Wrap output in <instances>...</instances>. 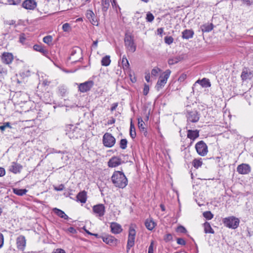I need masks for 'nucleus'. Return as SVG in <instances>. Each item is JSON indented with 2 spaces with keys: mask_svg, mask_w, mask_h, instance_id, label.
Listing matches in <instances>:
<instances>
[{
  "mask_svg": "<svg viewBox=\"0 0 253 253\" xmlns=\"http://www.w3.org/2000/svg\"><path fill=\"white\" fill-rule=\"evenodd\" d=\"M111 179L115 186L120 188H124L127 184L126 177L123 172L120 171H115L111 177Z\"/></svg>",
  "mask_w": 253,
  "mask_h": 253,
  "instance_id": "1",
  "label": "nucleus"
},
{
  "mask_svg": "<svg viewBox=\"0 0 253 253\" xmlns=\"http://www.w3.org/2000/svg\"><path fill=\"white\" fill-rule=\"evenodd\" d=\"M125 45L127 51L133 53L136 49V45L134 42V36L130 34H125L124 39Z\"/></svg>",
  "mask_w": 253,
  "mask_h": 253,
  "instance_id": "2",
  "label": "nucleus"
},
{
  "mask_svg": "<svg viewBox=\"0 0 253 253\" xmlns=\"http://www.w3.org/2000/svg\"><path fill=\"white\" fill-rule=\"evenodd\" d=\"M222 222L227 227L235 229L239 226L240 220L238 218L232 216L223 218Z\"/></svg>",
  "mask_w": 253,
  "mask_h": 253,
  "instance_id": "3",
  "label": "nucleus"
},
{
  "mask_svg": "<svg viewBox=\"0 0 253 253\" xmlns=\"http://www.w3.org/2000/svg\"><path fill=\"white\" fill-rule=\"evenodd\" d=\"M171 71L168 69L165 71L162 75L160 76L159 79L155 86V88L157 90H159L162 88L167 82V80L169 77Z\"/></svg>",
  "mask_w": 253,
  "mask_h": 253,
  "instance_id": "4",
  "label": "nucleus"
},
{
  "mask_svg": "<svg viewBox=\"0 0 253 253\" xmlns=\"http://www.w3.org/2000/svg\"><path fill=\"white\" fill-rule=\"evenodd\" d=\"M187 108L186 109V117L187 119V126H188L190 124L189 122L192 123H196L198 122L200 119V114L196 110H189L188 109V106L187 107Z\"/></svg>",
  "mask_w": 253,
  "mask_h": 253,
  "instance_id": "5",
  "label": "nucleus"
},
{
  "mask_svg": "<svg viewBox=\"0 0 253 253\" xmlns=\"http://www.w3.org/2000/svg\"><path fill=\"white\" fill-rule=\"evenodd\" d=\"M135 235V230L134 229L133 226L131 225L129 226V228L128 236L126 245V249L127 252L134 245Z\"/></svg>",
  "mask_w": 253,
  "mask_h": 253,
  "instance_id": "6",
  "label": "nucleus"
},
{
  "mask_svg": "<svg viewBox=\"0 0 253 253\" xmlns=\"http://www.w3.org/2000/svg\"><path fill=\"white\" fill-rule=\"evenodd\" d=\"M103 144L108 148L113 147L116 143L115 138L110 133H105L103 136Z\"/></svg>",
  "mask_w": 253,
  "mask_h": 253,
  "instance_id": "7",
  "label": "nucleus"
},
{
  "mask_svg": "<svg viewBox=\"0 0 253 253\" xmlns=\"http://www.w3.org/2000/svg\"><path fill=\"white\" fill-rule=\"evenodd\" d=\"M82 52V50L80 47L78 46L73 47L71 51V56L69 59L73 62L79 61L80 59L83 58Z\"/></svg>",
  "mask_w": 253,
  "mask_h": 253,
  "instance_id": "8",
  "label": "nucleus"
},
{
  "mask_svg": "<svg viewBox=\"0 0 253 253\" xmlns=\"http://www.w3.org/2000/svg\"><path fill=\"white\" fill-rule=\"evenodd\" d=\"M92 211L96 216L102 217L105 213V207L103 204H97L92 207Z\"/></svg>",
  "mask_w": 253,
  "mask_h": 253,
  "instance_id": "9",
  "label": "nucleus"
},
{
  "mask_svg": "<svg viewBox=\"0 0 253 253\" xmlns=\"http://www.w3.org/2000/svg\"><path fill=\"white\" fill-rule=\"evenodd\" d=\"M197 153L201 156H205L208 152V147L203 141L198 142L195 146Z\"/></svg>",
  "mask_w": 253,
  "mask_h": 253,
  "instance_id": "10",
  "label": "nucleus"
},
{
  "mask_svg": "<svg viewBox=\"0 0 253 253\" xmlns=\"http://www.w3.org/2000/svg\"><path fill=\"white\" fill-rule=\"evenodd\" d=\"M101 239L104 242L111 246H116L119 242L115 237L110 235L102 236Z\"/></svg>",
  "mask_w": 253,
  "mask_h": 253,
  "instance_id": "11",
  "label": "nucleus"
},
{
  "mask_svg": "<svg viewBox=\"0 0 253 253\" xmlns=\"http://www.w3.org/2000/svg\"><path fill=\"white\" fill-rule=\"evenodd\" d=\"M94 82L92 81H88L81 83L79 85V90L82 92H85L89 91L93 86Z\"/></svg>",
  "mask_w": 253,
  "mask_h": 253,
  "instance_id": "12",
  "label": "nucleus"
},
{
  "mask_svg": "<svg viewBox=\"0 0 253 253\" xmlns=\"http://www.w3.org/2000/svg\"><path fill=\"white\" fill-rule=\"evenodd\" d=\"M85 15L86 17L92 25L98 26V19L92 10H87L86 12Z\"/></svg>",
  "mask_w": 253,
  "mask_h": 253,
  "instance_id": "13",
  "label": "nucleus"
},
{
  "mask_svg": "<svg viewBox=\"0 0 253 253\" xmlns=\"http://www.w3.org/2000/svg\"><path fill=\"white\" fill-rule=\"evenodd\" d=\"M1 59L3 63L9 64L13 60V55L11 53L4 52L2 54Z\"/></svg>",
  "mask_w": 253,
  "mask_h": 253,
  "instance_id": "14",
  "label": "nucleus"
},
{
  "mask_svg": "<svg viewBox=\"0 0 253 253\" xmlns=\"http://www.w3.org/2000/svg\"><path fill=\"white\" fill-rule=\"evenodd\" d=\"M237 171L241 174H247L251 171V167L248 164H242L237 168Z\"/></svg>",
  "mask_w": 253,
  "mask_h": 253,
  "instance_id": "15",
  "label": "nucleus"
},
{
  "mask_svg": "<svg viewBox=\"0 0 253 253\" xmlns=\"http://www.w3.org/2000/svg\"><path fill=\"white\" fill-rule=\"evenodd\" d=\"M241 77L243 81L250 80L253 77V72L249 69L244 68L242 71Z\"/></svg>",
  "mask_w": 253,
  "mask_h": 253,
  "instance_id": "16",
  "label": "nucleus"
},
{
  "mask_svg": "<svg viewBox=\"0 0 253 253\" xmlns=\"http://www.w3.org/2000/svg\"><path fill=\"white\" fill-rule=\"evenodd\" d=\"M35 0H25L22 3V6L26 9L34 10L37 6Z\"/></svg>",
  "mask_w": 253,
  "mask_h": 253,
  "instance_id": "17",
  "label": "nucleus"
},
{
  "mask_svg": "<svg viewBox=\"0 0 253 253\" xmlns=\"http://www.w3.org/2000/svg\"><path fill=\"white\" fill-rule=\"evenodd\" d=\"M122 164V159L118 157H112L108 162V166L110 168H115Z\"/></svg>",
  "mask_w": 253,
  "mask_h": 253,
  "instance_id": "18",
  "label": "nucleus"
},
{
  "mask_svg": "<svg viewBox=\"0 0 253 253\" xmlns=\"http://www.w3.org/2000/svg\"><path fill=\"white\" fill-rule=\"evenodd\" d=\"M23 168V167L20 164L16 162H12L9 167V171L16 174L20 173Z\"/></svg>",
  "mask_w": 253,
  "mask_h": 253,
  "instance_id": "19",
  "label": "nucleus"
},
{
  "mask_svg": "<svg viewBox=\"0 0 253 253\" xmlns=\"http://www.w3.org/2000/svg\"><path fill=\"white\" fill-rule=\"evenodd\" d=\"M17 247L18 249L23 251L26 246V239L24 236H19L16 240Z\"/></svg>",
  "mask_w": 253,
  "mask_h": 253,
  "instance_id": "20",
  "label": "nucleus"
},
{
  "mask_svg": "<svg viewBox=\"0 0 253 253\" xmlns=\"http://www.w3.org/2000/svg\"><path fill=\"white\" fill-rule=\"evenodd\" d=\"M110 228L112 233L115 234H119L123 231L121 225L117 222H111Z\"/></svg>",
  "mask_w": 253,
  "mask_h": 253,
  "instance_id": "21",
  "label": "nucleus"
},
{
  "mask_svg": "<svg viewBox=\"0 0 253 253\" xmlns=\"http://www.w3.org/2000/svg\"><path fill=\"white\" fill-rule=\"evenodd\" d=\"M77 201L84 204L87 199V193L84 190L79 192L77 195Z\"/></svg>",
  "mask_w": 253,
  "mask_h": 253,
  "instance_id": "22",
  "label": "nucleus"
},
{
  "mask_svg": "<svg viewBox=\"0 0 253 253\" xmlns=\"http://www.w3.org/2000/svg\"><path fill=\"white\" fill-rule=\"evenodd\" d=\"M138 126L140 131L144 133V135L146 136L147 131L145 127V123L141 118H138Z\"/></svg>",
  "mask_w": 253,
  "mask_h": 253,
  "instance_id": "23",
  "label": "nucleus"
},
{
  "mask_svg": "<svg viewBox=\"0 0 253 253\" xmlns=\"http://www.w3.org/2000/svg\"><path fill=\"white\" fill-rule=\"evenodd\" d=\"M122 65L123 69L125 71L129 72L130 70L129 63L125 55L123 56V57L122 58Z\"/></svg>",
  "mask_w": 253,
  "mask_h": 253,
  "instance_id": "24",
  "label": "nucleus"
},
{
  "mask_svg": "<svg viewBox=\"0 0 253 253\" xmlns=\"http://www.w3.org/2000/svg\"><path fill=\"white\" fill-rule=\"evenodd\" d=\"M196 84H200L203 87H208L211 86V83L209 79L207 78H203L202 80H198L195 83Z\"/></svg>",
  "mask_w": 253,
  "mask_h": 253,
  "instance_id": "25",
  "label": "nucleus"
},
{
  "mask_svg": "<svg viewBox=\"0 0 253 253\" xmlns=\"http://www.w3.org/2000/svg\"><path fill=\"white\" fill-rule=\"evenodd\" d=\"M199 136V131L197 130H192L189 129L187 131V137L191 139L194 140L198 137Z\"/></svg>",
  "mask_w": 253,
  "mask_h": 253,
  "instance_id": "26",
  "label": "nucleus"
},
{
  "mask_svg": "<svg viewBox=\"0 0 253 253\" xmlns=\"http://www.w3.org/2000/svg\"><path fill=\"white\" fill-rule=\"evenodd\" d=\"M53 211L54 212V213L57 215L59 216L60 217H61L62 218H63L64 219H68L69 217H68V215H66L65 214V213L63 211H62V210H61L60 209H57L56 208H54Z\"/></svg>",
  "mask_w": 253,
  "mask_h": 253,
  "instance_id": "27",
  "label": "nucleus"
},
{
  "mask_svg": "<svg viewBox=\"0 0 253 253\" xmlns=\"http://www.w3.org/2000/svg\"><path fill=\"white\" fill-rule=\"evenodd\" d=\"M182 38L185 39H189L192 38L194 35V32L192 30H185L182 33Z\"/></svg>",
  "mask_w": 253,
  "mask_h": 253,
  "instance_id": "28",
  "label": "nucleus"
},
{
  "mask_svg": "<svg viewBox=\"0 0 253 253\" xmlns=\"http://www.w3.org/2000/svg\"><path fill=\"white\" fill-rule=\"evenodd\" d=\"M145 225L147 229L152 230L155 227L156 224L153 220L147 219L145 222Z\"/></svg>",
  "mask_w": 253,
  "mask_h": 253,
  "instance_id": "29",
  "label": "nucleus"
},
{
  "mask_svg": "<svg viewBox=\"0 0 253 253\" xmlns=\"http://www.w3.org/2000/svg\"><path fill=\"white\" fill-rule=\"evenodd\" d=\"M129 135L132 139L135 138L136 135L135 128L132 121H131L130 125Z\"/></svg>",
  "mask_w": 253,
  "mask_h": 253,
  "instance_id": "30",
  "label": "nucleus"
},
{
  "mask_svg": "<svg viewBox=\"0 0 253 253\" xmlns=\"http://www.w3.org/2000/svg\"><path fill=\"white\" fill-rule=\"evenodd\" d=\"M213 29L212 24H206L201 26V30L203 32H209Z\"/></svg>",
  "mask_w": 253,
  "mask_h": 253,
  "instance_id": "31",
  "label": "nucleus"
},
{
  "mask_svg": "<svg viewBox=\"0 0 253 253\" xmlns=\"http://www.w3.org/2000/svg\"><path fill=\"white\" fill-rule=\"evenodd\" d=\"M33 48L34 50L42 53L43 55H46L48 53L47 51L40 45L35 44L34 45Z\"/></svg>",
  "mask_w": 253,
  "mask_h": 253,
  "instance_id": "32",
  "label": "nucleus"
},
{
  "mask_svg": "<svg viewBox=\"0 0 253 253\" xmlns=\"http://www.w3.org/2000/svg\"><path fill=\"white\" fill-rule=\"evenodd\" d=\"M101 65L104 66H108L111 63L110 57L109 55H106L101 60Z\"/></svg>",
  "mask_w": 253,
  "mask_h": 253,
  "instance_id": "33",
  "label": "nucleus"
},
{
  "mask_svg": "<svg viewBox=\"0 0 253 253\" xmlns=\"http://www.w3.org/2000/svg\"><path fill=\"white\" fill-rule=\"evenodd\" d=\"M13 192L17 195L23 196L26 194L27 190L25 189L14 188L13 189Z\"/></svg>",
  "mask_w": 253,
  "mask_h": 253,
  "instance_id": "34",
  "label": "nucleus"
},
{
  "mask_svg": "<svg viewBox=\"0 0 253 253\" xmlns=\"http://www.w3.org/2000/svg\"><path fill=\"white\" fill-rule=\"evenodd\" d=\"M204 230L206 233H214V230L211 227L210 224L207 222L204 223Z\"/></svg>",
  "mask_w": 253,
  "mask_h": 253,
  "instance_id": "35",
  "label": "nucleus"
},
{
  "mask_svg": "<svg viewBox=\"0 0 253 253\" xmlns=\"http://www.w3.org/2000/svg\"><path fill=\"white\" fill-rule=\"evenodd\" d=\"M102 10L103 12H106L110 6L109 1L108 0H101Z\"/></svg>",
  "mask_w": 253,
  "mask_h": 253,
  "instance_id": "36",
  "label": "nucleus"
},
{
  "mask_svg": "<svg viewBox=\"0 0 253 253\" xmlns=\"http://www.w3.org/2000/svg\"><path fill=\"white\" fill-rule=\"evenodd\" d=\"M202 165V162L200 160L194 159L192 162L193 166L198 169Z\"/></svg>",
  "mask_w": 253,
  "mask_h": 253,
  "instance_id": "37",
  "label": "nucleus"
},
{
  "mask_svg": "<svg viewBox=\"0 0 253 253\" xmlns=\"http://www.w3.org/2000/svg\"><path fill=\"white\" fill-rule=\"evenodd\" d=\"M119 144L121 149H125L127 147V140L126 139H122Z\"/></svg>",
  "mask_w": 253,
  "mask_h": 253,
  "instance_id": "38",
  "label": "nucleus"
},
{
  "mask_svg": "<svg viewBox=\"0 0 253 253\" xmlns=\"http://www.w3.org/2000/svg\"><path fill=\"white\" fill-rule=\"evenodd\" d=\"M27 39V36L24 33H21L19 35V42L22 44H24L25 43L26 40Z\"/></svg>",
  "mask_w": 253,
  "mask_h": 253,
  "instance_id": "39",
  "label": "nucleus"
},
{
  "mask_svg": "<svg viewBox=\"0 0 253 253\" xmlns=\"http://www.w3.org/2000/svg\"><path fill=\"white\" fill-rule=\"evenodd\" d=\"M204 217L207 219L210 220L213 218V214L210 211H205L203 213Z\"/></svg>",
  "mask_w": 253,
  "mask_h": 253,
  "instance_id": "40",
  "label": "nucleus"
},
{
  "mask_svg": "<svg viewBox=\"0 0 253 253\" xmlns=\"http://www.w3.org/2000/svg\"><path fill=\"white\" fill-rule=\"evenodd\" d=\"M52 41V37L51 36H47L43 38V42L49 45Z\"/></svg>",
  "mask_w": 253,
  "mask_h": 253,
  "instance_id": "41",
  "label": "nucleus"
},
{
  "mask_svg": "<svg viewBox=\"0 0 253 253\" xmlns=\"http://www.w3.org/2000/svg\"><path fill=\"white\" fill-rule=\"evenodd\" d=\"M146 19L148 22H152L154 19V16L151 13L149 12L147 13Z\"/></svg>",
  "mask_w": 253,
  "mask_h": 253,
  "instance_id": "42",
  "label": "nucleus"
},
{
  "mask_svg": "<svg viewBox=\"0 0 253 253\" xmlns=\"http://www.w3.org/2000/svg\"><path fill=\"white\" fill-rule=\"evenodd\" d=\"M164 40H165V42L166 43H167L168 44H170L171 43H172L173 42V39L171 36H166L165 37Z\"/></svg>",
  "mask_w": 253,
  "mask_h": 253,
  "instance_id": "43",
  "label": "nucleus"
},
{
  "mask_svg": "<svg viewBox=\"0 0 253 253\" xmlns=\"http://www.w3.org/2000/svg\"><path fill=\"white\" fill-rule=\"evenodd\" d=\"M161 71L159 68H155L151 71V75L152 76L156 77L158 74Z\"/></svg>",
  "mask_w": 253,
  "mask_h": 253,
  "instance_id": "44",
  "label": "nucleus"
},
{
  "mask_svg": "<svg viewBox=\"0 0 253 253\" xmlns=\"http://www.w3.org/2000/svg\"><path fill=\"white\" fill-rule=\"evenodd\" d=\"M70 29V25L68 23H65L62 25V29L64 32H68Z\"/></svg>",
  "mask_w": 253,
  "mask_h": 253,
  "instance_id": "45",
  "label": "nucleus"
},
{
  "mask_svg": "<svg viewBox=\"0 0 253 253\" xmlns=\"http://www.w3.org/2000/svg\"><path fill=\"white\" fill-rule=\"evenodd\" d=\"M176 231L178 232L184 233L186 232L187 230L185 227L180 225L177 227Z\"/></svg>",
  "mask_w": 253,
  "mask_h": 253,
  "instance_id": "46",
  "label": "nucleus"
},
{
  "mask_svg": "<svg viewBox=\"0 0 253 253\" xmlns=\"http://www.w3.org/2000/svg\"><path fill=\"white\" fill-rule=\"evenodd\" d=\"M6 127H11L10 124L9 122L4 123L3 125L0 126V129L3 131Z\"/></svg>",
  "mask_w": 253,
  "mask_h": 253,
  "instance_id": "47",
  "label": "nucleus"
},
{
  "mask_svg": "<svg viewBox=\"0 0 253 253\" xmlns=\"http://www.w3.org/2000/svg\"><path fill=\"white\" fill-rule=\"evenodd\" d=\"M154 241H151V244L148 248V253H154L153 252V248H154Z\"/></svg>",
  "mask_w": 253,
  "mask_h": 253,
  "instance_id": "48",
  "label": "nucleus"
},
{
  "mask_svg": "<svg viewBox=\"0 0 253 253\" xmlns=\"http://www.w3.org/2000/svg\"><path fill=\"white\" fill-rule=\"evenodd\" d=\"M10 4L17 5L21 2V0H7Z\"/></svg>",
  "mask_w": 253,
  "mask_h": 253,
  "instance_id": "49",
  "label": "nucleus"
},
{
  "mask_svg": "<svg viewBox=\"0 0 253 253\" xmlns=\"http://www.w3.org/2000/svg\"><path fill=\"white\" fill-rule=\"evenodd\" d=\"M149 87L148 85L145 84L144 88H143V94L144 95H147V94L149 92Z\"/></svg>",
  "mask_w": 253,
  "mask_h": 253,
  "instance_id": "50",
  "label": "nucleus"
},
{
  "mask_svg": "<svg viewBox=\"0 0 253 253\" xmlns=\"http://www.w3.org/2000/svg\"><path fill=\"white\" fill-rule=\"evenodd\" d=\"M172 236L171 234H167L164 237V240L166 242H169V241L172 240Z\"/></svg>",
  "mask_w": 253,
  "mask_h": 253,
  "instance_id": "51",
  "label": "nucleus"
},
{
  "mask_svg": "<svg viewBox=\"0 0 253 253\" xmlns=\"http://www.w3.org/2000/svg\"><path fill=\"white\" fill-rule=\"evenodd\" d=\"M4 243V237L3 234L0 232V249H1Z\"/></svg>",
  "mask_w": 253,
  "mask_h": 253,
  "instance_id": "52",
  "label": "nucleus"
},
{
  "mask_svg": "<svg viewBox=\"0 0 253 253\" xmlns=\"http://www.w3.org/2000/svg\"><path fill=\"white\" fill-rule=\"evenodd\" d=\"M177 243L180 245H185L186 244L185 240L182 238H177Z\"/></svg>",
  "mask_w": 253,
  "mask_h": 253,
  "instance_id": "53",
  "label": "nucleus"
},
{
  "mask_svg": "<svg viewBox=\"0 0 253 253\" xmlns=\"http://www.w3.org/2000/svg\"><path fill=\"white\" fill-rule=\"evenodd\" d=\"M178 62V59L177 58L169 59L168 61L169 65H173Z\"/></svg>",
  "mask_w": 253,
  "mask_h": 253,
  "instance_id": "54",
  "label": "nucleus"
},
{
  "mask_svg": "<svg viewBox=\"0 0 253 253\" xmlns=\"http://www.w3.org/2000/svg\"><path fill=\"white\" fill-rule=\"evenodd\" d=\"M64 189V185L62 184L59 185L58 187H55L54 190L57 191H62Z\"/></svg>",
  "mask_w": 253,
  "mask_h": 253,
  "instance_id": "55",
  "label": "nucleus"
},
{
  "mask_svg": "<svg viewBox=\"0 0 253 253\" xmlns=\"http://www.w3.org/2000/svg\"><path fill=\"white\" fill-rule=\"evenodd\" d=\"M5 23L8 25H14V27H16L15 21L13 20L7 21Z\"/></svg>",
  "mask_w": 253,
  "mask_h": 253,
  "instance_id": "56",
  "label": "nucleus"
},
{
  "mask_svg": "<svg viewBox=\"0 0 253 253\" xmlns=\"http://www.w3.org/2000/svg\"><path fill=\"white\" fill-rule=\"evenodd\" d=\"M68 231L69 232L75 234L77 233L76 230L73 227H70L68 229Z\"/></svg>",
  "mask_w": 253,
  "mask_h": 253,
  "instance_id": "57",
  "label": "nucleus"
},
{
  "mask_svg": "<svg viewBox=\"0 0 253 253\" xmlns=\"http://www.w3.org/2000/svg\"><path fill=\"white\" fill-rule=\"evenodd\" d=\"M5 174V171L4 168L0 167V177L3 176Z\"/></svg>",
  "mask_w": 253,
  "mask_h": 253,
  "instance_id": "58",
  "label": "nucleus"
},
{
  "mask_svg": "<svg viewBox=\"0 0 253 253\" xmlns=\"http://www.w3.org/2000/svg\"><path fill=\"white\" fill-rule=\"evenodd\" d=\"M118 105V103H114L112 104V106L110 109L111 111H113L114 110H115L117 107Z\"/></svg>",
  "mask_w": 253,
  "mask_h": 253,
  "instance_id": "59",
  "label": "nucleus"
},
{
  "mask_svg": "<svg viewBox=\"0 0 253 253\" xmlns=\"http://www.w3.org/2000/svg\"><path fill=\"white\" fill-rule=\"evenodd\" d=\"M3 35L5 36V37H6L9 40H12L13 38V36H11L10 35H9L8 33H4Z\"/></svg>",
  "mask_w": 253,
  "mask_h": 253,
  "instance_id": "60",
  "label": "nucleus"
},
{
  "mask_svg": "<svg viewBox=\"0 0 253 253\" xmlns=\"http://www.w3.org/2000/svg\"><path fill=\"white\" fill-rule=\"evenodd\" d=\"M54 253H66L65 251L61 249H57Z\"/></svg>",
  "mask_w": 253,
  "mask_h": 253,
  "instance_id": "61",
  "label": "nucleus"
},
{
  "mask_svg": "<svg viewBox=\"0 0 253 253\" xmlns=\"http://www.w3.org/2000/svg\"><path fill=\"white\" fill-rule=\"evenodd\" d=\"M163 29L162 28H158L157 29V33L158 35H160L161 36H162V33H163Z\"/></svg>",
  "mask_w": 253,
  "mask_h": 253,
  "instance_id": "62",
  "label": "nucleus"
},
{
  "mask_svg": "<svg viewBox=\"0 0 253 253\" xmlns=\"http://www.w3.org/2000/svg\"><path fill=\"white\" fill-rule=\"evenodd\" d=\"M145 79L146 81L147 82H150V74H149V73H148V74H147L145 75Z\"/></svg>",
  "mask_w": 253,
  "mask_h": 253,
  "instance_id": "63",
  "label": "nucleus"
},
{
  "mask_svg": "<svg viewBox=\"0 0 253 253\" xmlns=\"http://www.w3.org/2000/svg\"><path fill=\"white\" fill-rule=\"evenodd\" d=\"M112 6L113 8H114L115 7L116 8L117 6L119 7V9H120V8L119 7L118 5H117V3H116V2L115 1V0H113L112 2Z\"/></svg>",
  "mask_w": 253,
  "mask_h": 253,
  "instance_id": "64",
  "label": "nucleus"
}]
</instances>
